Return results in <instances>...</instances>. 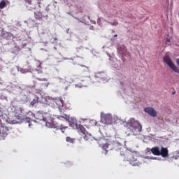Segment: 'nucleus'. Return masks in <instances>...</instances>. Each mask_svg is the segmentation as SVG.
I'll return each instance as SVG.
<instances>
[{
	"mask_svg": "<svg viewBox=\"0 0 179 179\" xmlns=\"http://www.w3.org/2000/svg\"><path fill=\"white\" fill-rule=\"evenodd\" d=\"M45 116L46 117H44V115L40 112H37L34 115L36 120H38V121H45L46 127H48V128H55L56 129H60L62 134H65V131L69 129V127L66 126H64L62 124L59 125L58 123H55V122H54V119L50 114L47 113Z\"/></svg>",
	"mask_w": 179,
	"mask_h": 179,
	"instance_id": "nucleus-1",
	"label": "nucleus"
},
{
	"mask_svg": "<svg viewBox=\"0 0 179 179\" xmlns=\"http://www.w3.org/2000/svg\"><path fill=\"white\" fill-rule=\"evenodd\" d=\"M122 156H124L125 160L129 162L131 166H139V161H138V152L126 150L124 152L122 151L120 152Z\"/></svg>",
	"mask_w": 179,
	"mask_h": 179,
	"instance_id": "nucleus-2",
	"label": "nucleus"
},
{
	"mask_svg": "<svg viewBox=\"0 0 179 179\" xmlns=\"http://www.w3.org/2000/svg\"><path fill=\"white\" fill-rule=\"evenodd\" d=\"M126 125L134 135H138V132L142 131V125L134 118H131Z\"/></svg>",
	"mask_w": 179,
	"mask_h": 179,
	"instance_id": "nucleus-3",
	"label": "nucleus"
},
{
	"mask_svg": "<svg viewBox=\"0 0 179 179\" xmlns=\"http://www.w3.org/2000/svg\"><path fill=\"white\" fill-rule=\"evenodd\" d=\"M151 152L154 156H162V157H167L169 156V150L163 146H155L151 148Z\"/></svg>",
	"mask_w": 179,
	"mask_h": 179,
	"instance_id": "nucleus-4",
	"label": "nucleus"
},
{
	"mask_svg": "<svg viewBox=\"0 0 179 179\" xmlns=\"http://www.w3.org/2000/svg\"><path fill=\"white\" fill-rule=\"evenodd\" d=\"M10 134V128L6 127L5 124H2L0 120V141L5 140V138Z\"/></svg>",
	"mask_w": 179,
	"mask_h": 179,
	"instance_id": "nucleus-5",
	"label": "nucleus"
},
{
	"mask_svg": "<svg viewBox=\"0 0 179 179\" xmlns=\"http://www.w3.org/2000/svg\"><path fill=\"white\" fill-rule=\"evenodd\" d=\"M163 59H164V62H165V64H166V65H168V66H169V68L172 69L173 72H176V73H179L178 67H177L174 64V63H173V61H171V59H170V57H169L168 56H164Z\"/></svg>",
	"mask_w": 179,
	"mask_h": 179,
	"instance_id": "nucleus-6",
	"label": "nucleus"
},
{
	"mask_svg": "<svg viewBox=\"0 0 179 179\" xmlns=\"http://www.w3.org/2000/svg\"><path fill=\"white\" fill-rule=\"evenodd\" d=\"M26 3L31 5V9H36V6L41 5V0H24Z\"/></svg>",
	"mask_w": 179,
	"mask_h": 179,
	"instance_id": "nucleus-7",
	"label": "nucleus"
},
{
	"mask_svg": "<svg viewBox=\"0 0 179 179\" xmlns=\"http://www.w3.org/2000/svg\"><path fill=\"white\" fill-rule=\"evenodd\" d=\"M144 111L145 113H147V114L150 115V117H156V115H157V112L156 111V110H155V108L152 107L145 108Z\"/></svg>",
	"mask_w": 179,
	"mask_h": 179,
	"instance_id": "nucleus-8",
	"label": "nucleus"
},
{
	"mask_svg": "<svg viewBox=\"0 0 179 179\" xmlns=\"http://www.w3.org/2000/svg\"><path fill=\"white\" fill-rule=\"evenodd\" d=\"M67 121H69L70 127H71V128H73V129H78L79 128V124H78V121L76 120V119L71 118L69 119V120Z\"/></svg>",
	"mask_w": 179,
	"mask_h": 179,
	"instance_id": "nucleus-9",
	"label": "nucleus"
},
{
	"mask_svg": "<svg viewBox=\"0 0 179 179\" xmlns=\"http://www.w3.org/2000/svg\"><path fill=\"white\" fill-rule=\"evenodd\" d=\"M110 146L111 145L109 143L102 145V149L103 150H105V155H107V152H108V150H111L113 149Z\"/></svg>",
	"mask_w": 179,
	"mask_h": 179,
	"instance_id": "nucleus-10",
	"label": "nucleus"
},
{
	"mask_svg": "<svg viewBox=\"0 0 179 179\" xmlns=\"http://www.w3.org/2000/svg\"><path fill=\"white\" fill-rule=\"evenodd\" d=\"M34 16L36 20H41L43 19V13L41 11L34 12Z\"/></svg>",
	"mask_w": 179,
	"mask_h": 179,
	"instance_id": "nucleus-11",
	"label": "nucleus"
},
{
	"mask_svg": "<svg viewBox=\"0 0 179 179\" xmlns=\"http://www.w3.org/2000/svg\"><path fill=\"white\" fill-rule=\"evenodd\" d=\"M103 120L105 124H110L111 120H112L111 115H108V114L106 115L103 117Z\"/></svg>",
	"mask_w": 179,
	"mask_h": 179,
	"instance_id": "nucleus-12",
	"label": "nucleus"
},
{
	"mask_svg": "<svg viewBox=\"0 0 179 179\" xmlns=\"http://www.w3.org/2000/svg\"><path fill=\"white\" fill-rule=\"evenodd\" d=\"M38 103H41V104H47V98L40 95V96H38Z\"/></svg>",
	"mask_w": 179,
	"mask_h": 179,
	"instance_id": "nucleus-13",
	"label": "nucleus"
},
{
	"mask_svg": "<svg viewBox=\"0 0 179 179\" xmlns=\"http://www.w3.org/2000/svg\"><path fill=\"white\" fill-rule=\"evenodd\" d=\"M58 120H65L66 121H69L70 117L69 115L66 114H63L62 115L57 116Z\"/></svg>",
	"mask_w": 179,
	"mask_h": 179,
	"instance_id": "nucleus-14",
	"label": "nucleus"
},
{
	"mask_svg": "<svg viewBox=\"0 0 179 179\" xmlns=\"http://www.w3.org/2000/svg\"><path fill=\"white\" fill-rule=\"evenodd\" d=\"M38 103V96H35V97L33 99L32 101L31 102V106H32V107H34V106H36Z\"/></svg>",
	"mask_w": 179,
	"mask_h": 179,
	"instance_id": "nucleus-15",
	"label": "nucleus"
},
{
	"mask_svg": "<svg viewBox=\"0 0 179 179\" xmlns=\"http://www.w3.org/2000/svg\"><path fill=\"white\" fill-rule=\"evenodd\" d=\"M78 129H79L80 132L83 134V135H86V129L85 128V127H83V125L78 124Z\"/></svg>",
	"mask_w": 179,
	"mask_h": 179,
	"instance_id": "nucleus-16",
	"label": "nucleus"
},
{
	"mask_svg": "<svg viewBox=\"0 0 179 179\" xmlns=\"http://www.w3.org/2000/svg\"><path fill=\"white\" fill-rule=\"evenodd\" d=\"M6 7V1L5 0H2L0 2V9H3Z\"/></svg>",
	"mask_w": 179,
	"mask_h": 179,
	"instance_id": "nucleus-17",
	"label": "nucleus"
},
{
	"mask_svg": "<svg viewBox=\"0 0 179 179\" xmlns=\"http://www.w3.org/2000/svg\"><path fill=\"white\" fill-rule=\"evenodd\" d=\"M66 142H69V143H75V138H72L69 136L66 138Z\"/></svg>",
	"mask_w": 179,
	"mask_h": 179,
	"instance_id": "nucleus-18",
	"label": "nucleus"
},
{
	"mask_svg": "<svg viewBox=\"0 0 179 179\" xmlns=\"http://www.w3.org/2000/svg\"><path fill=\"white\" fill-rule=\"evenodd\" d=\"M112 26H117L118 24V22L117 20H114L113 22H109Z\"/></svg>",
	"mask_w": 179,
	"mask_h": 179,
	"instance_id": "nucleus-19",
	"label": "nucleus"
},
{
	"mask_svg": "<svg viewBox=\"0 0 179 179\" xmlns=\"http://www.w3.org/2000/svg\"><path fill=\"white\" fill-rule=\"evenodd\" d=\"M36 79H37V80H39V81H41V82H43V81H44V80H47V79H45V78H37Z\"/></svg>",
	"mask_w": 179,
	"mask_h": 179,
	"instance_id": "nucleus-20",
	"label": "nucleus"
},
{
	"mask_svg": "<svg viewBox=\"0 0 179 179\" xmlns=\"http://www.w3.org/2000/svg\"><path fill=\"white\" fill-rule=\"evenodd\" d=\"M123 50H124V52H122V54L123 55H127V54H125V52H127V48H124Z\"/></svg>",
	"mask_w": 179,
	"mask_h": 179,
	"instance_id": "nucleus-21",
	"label": "nucleus"
},
{
	"mask_svg": "<svg viewBox=\"0 0 179 179\" xmlns=\"http://www.w3.org/2000/svg\"><path fill=\"white\" fill-rule=\"evenodd\" d=\"M150 152H152V149H150V148H147V149H146V153H150Z\"/></svg>",
	"mask_w": 179,
	"mask_h": 179,
	"instance_id": "nucleus-22",
	"label": "nucleus"
},
{
	"mask_svg": "<svg viewBox=\"0 0 179 179\" xmlns=\"http://www.w3.org/2000/svg\"><path fill=\"white\" fill-rule=\"evenodd\" d=\"M85 69V71H89V68L86 66H82Z\"/></svg>",
	"mask_w": 179,
	"mask_h": 179,
	"instance_id": "nucleus-23",
	"label": "nucleus"
},
{
	"mask_svg": "<svg viewBox=\"0 0 179 179\" xmlns=\"http://www.w3.org/2000/svg\"><path fill=\"white\" fill-rule=\"evenodd\" d=\"M166 43V44H169V43H170V39H169V38H167Z\"/></svg>",
	"mask_w": 179,
	"mask_h": 179,
	"instance_id": "nucleus-24",
	"label": "nucleus"
},
{
	"mask_svg": "<svg viewBox=\"0 0 179 179\" xmlns=\"http://www.w3.org/2000/svg\"><path fill=\"white\" fill-rule=\"evenodd\" d=\"M54 40H55V41H57V40H58V38L57 37H55Z\"/></svg>",
	"mask_w": 179,
	"mask_h": 179,
	"instance_id": "nucleus-25",
	"label": "nucleus"
},
{
	"mask_svg": "<svg viewBox=\"0 0 179 179\" xmlns=\"http://www.w3.org/2000/svg\"><path fill=\"white\" fill-rule=\"evenodd\" d=\"M84 139H85V141H87V138L86 135L85 136Z\"/></svg>",
	"mask_w": 179,
	"mask_h": 179,
	"instance_id": "nucleus-26",
	"label": "nucleus"
},
{
	"mask_svg": "<svg viewBox=\"0 0 179 179\" xmlns=\"http://www.w3.org/2000/svg\"><path fill=\"white\" fill-rule=\"evenodd\" d=\"M117 34H115V35H114V37H117Z\"/></svg>",
	"mask_w": 179,
	"mask_h": 179,
	"instance_id": "nucleus-27",
	"label": "nucleus"
},
{
	"mask_svg": "<svg viewBox=\"0 0 179 179\" xmlns=\"http://www.w3.org/2000/svg\"><path fill=\"white\" fill-rule=\"evenodd\" d=\"M29 126L30 127V124H29Z\"/></svg>",
	"mask_w": 179,
	"mask_h": 179,
	"instance_id": "nucleus-28",
	"label": "nucleus"
},
{
	"mask_svg": "<svg viewBox=\"0 0 179 179\" xmlns=\"http://www.w3.org/2000/svg\"><path fill=\"white\" fill-rule=\"evenodd\" d=\"M0 13H1V10H0Z\"/></svg>",
	"mask_w": 179,
	"mask_h": 179,
	"instance_id": "nucleus-29",
	"label": "nucleus"
}]
</instances>
